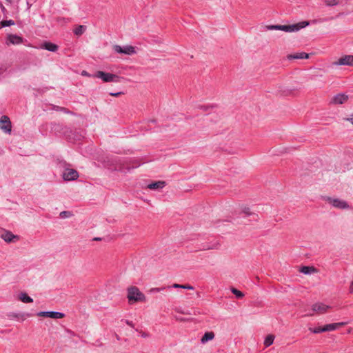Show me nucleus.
I'll list each match as a JSON object with an SVG mask.
<instances>
[{
	"label": "nucleus",
	"instance_id": "f257e3e1",
	"mask_svg": "<svg viewBox=\"0 0 353 353\" xmlns=\"http://www.w3.org/2000/svg\"><path fill=\"white\" fill-rule=\"evenodd\" d=\"M92 77L101 79L104 83H119L121 77L112 73L103 71H97L92 74Z\"/></svg>",
	"mask_w": 353,
	"mask_h": 353
},
{
	"label": "nucleus",
	"instance_id": "f03ea898",
	"mask_svg": "<svg viewBox=\"0 0 353 353\" xmlns=\"http://www.w3.org/2000/svg\"><path fill=\"white\" fill-rule=\"evenodd\" d=\"M128 299L130 303H133L137 301H144L145 296L138 288L132 286L128 289Z\"/></svg>",
	"mask_w": 353,
	"mask_h": 353
},
{
	"label": "nucleus",
	"instance_id": "7ed1b4c3",
	"mask_svg": "<svg viewBox=\"0 0 353 353\" xmlns=\"http://www.w3.org/2000/svg\"><path fill=\"white\" fill-rule=\"evenodd\" d=\"M309 21H303L292 25H282V31L286 32H298L300 30L309 26Z\"/></svg>",
	"mask_w": 353,
	"mask_h": 353
},
{
	"label": "nucleus",
	"instance_id": "20e7f679",
	"mask_svg": "<svg viewBox=\"0 0 353 353\" xmlns=\"http://www.w3.org/2000/svg\"><path fill=\"white\" fill-rule=\"evenodd\" d=\"M113 49L115 52L119 54H123L127 55H132L136 53L135 48L132 46H121L119 45H114Z\"/></svg>",
	"mask_w": 353,
	"mask_h": 353
},
{
	"label": "nucleus",
	"instance_id": "39448f33",
	"mask_svg": "<svg viewBox=\"0 0 353 353\" xmlns=\"http://www.w3.org/2000/svg\"><path fill=\"white\" fill-rule=\"evenodd\" d=\"M0 237L6 243H15L19 240L18 235L14 234L12 232L3 230L0 234Z\"/></svg>",
	"mask_w": 353,
	"mask_h": 353
},
{
	"label": "nucleus",
	"instance_id": "423d86ee",
	"mask_svg": "<svg viewBox=\"0 0 353 353\" xmlns=\"http://www.w3.org/2000/svg\"><path fill=\"white\" fill-rule=\"evenodd\" d=\"M325 201H327L330 204L332 205L334 208L339 209H347L349 208V205L345 201L332 198V197H326Z\"/></svg>",
	"mask_w": 353,
	"mask_h": 353
},
{
	"label": "nucleus",
	"instance_id": "0eeeda50",
	"mask_svg": "<svg viewBox=\"0 0 353 353\" xmlns=\"http://www.w3.org/2000/svg\"><path fill=\"white\" fill-rule=\"evenodd\" d=\"M36 315L37 316L50 318L52 319H60L65 316V314L55 311L39 312Z\"/></svg>",
	"mask_w": 353,
	"mask_h": 353
},
{
	"label": "nucleus",
	"instance_id": "6e6552de",
	"mask_svg": "<svg viewBox=\"0 0 353 353\" xmlns=\"http://www.w3.org/2000/svg\"><path fill=\"white\" fill-rule=\"evenodd\" d=\"M62 176L64 181H74L79 177V173L74 169L65 168L62 173Z\"/></svg>",
	"mask_w": 353,
	"mask_h": 353
},
{
	"label": "nucleus",
	"instance_id": "1a4fd4ad",
	"mask_svg": "<svg viewBox=\"0 0 353 353\" xmlns=\"http://www.w3.org/2000/svg\"><path fill=\"white\" fill-rule=\"evenodd\" d=\"M0 129L6 134H10L12 125L8 117L3 115L0 118Z\"/></svg>",
	"mask_w": 353,
	"mask_h": 353
},
{
	"label": "nucleus",
	"instance_id": "9d476101",
	"mask_svg": "<svg viewBox=\"0 0 353 353\" xmlns=\"http://www.w3.org/2000/svg\"><path fill=\"white\" fill-rule=\"evenodd\" d=\"M334 65H348L353 66V55H345L335 61L332 63Z\"/></svg>",
	"mask_w": 353,
	"mask_h": 353
},
{
	"label": "nucleus",
	"instance_id": "9b49d317",
	"mask_svg": "<svg viewBox=\"0 0 353 353\" xmlns=\"http://www.w3.org/2000/svg\"><path fill=\"white\" fill-rule=\"evenodd\" d=\"M330 307L323 303H316L312 305V310L319 314H325L327 312Z\"/></svg>",
	"mask_w": 353,
	"mask_h": 353
},
{
	"label": "nucleus",
	"instance_id": "f8f14e48",
	"mask_svg": "<svg viewBox=\"0 0 353 353\" xmlns=\"http://www.w3.org/2000/svg\"><path fill=\"white\" fill-rule=\"evenodd\" d=\"M348 100V96L343 93L336 94L331 99L330 103L334 105H341L345 103Z\"/></svg>",
	"mask_w": 353,
	"mask_h": 353
},
{
	"label": "nucleus",
	"instance_id": "ddd939ff",
	"mask_svg": "<svg viewBox=\"0 0 353 353\" xmlns=\"http://www.w3.org/2000/svg\"><path fill=\"white\" fill-rule=\"evenodd\" d=\"M23 42V39L16 34H9L8 36V44L11 43L18 45Z\"/></svg>",
	"mask_w": 353,
	"mask_h": 353
},
{
	"label": "nucleus",
	"instance_id": "4468645a",
	"mask_svg": "<svg viewBox=\"0 0 353 353\" xmlns=\"http://www.w3.org/2000/svg\"><path fill=\"white\" fill-rule=\"evenodd\" d=\"M345 324V323H343V322L327 324L323 327V330H324L325 332H330V331L335 330L337 328H339V327L344 325Z\"/></svg>",
	"mask_w": 353,
	"mask_h": 353
},
{
	"label": "nucleus",
	"instance_id": "2eb2a0df",
	"mask_svg": "<svg viewBox=\"0 0 353 353\" xmlns=\"http://www.w3.org/2000/svg\"><path fill=\"white\" fill-rule=\"evenodd\" d=\"M288 59H308L309 58V54L307 53H305V52H297V53H295V54H289L288 55Z\"/></svg>",
	"mask_w": 353,
	"mask_h": 353
},
{
	"label": "nucleus",
	"instance_id": "dca6fc26",
	"mask_svg": "<svg viewBox=\"0 0 353 353\" xmlns=\"http://www.w3.org/2000/svg\"><path fill=\"white\" fill-rule=\"evenodd\" d=\"M165 186V182L163 181H159L152 183L148 185V188L150 190H159L162 189Z\"/></svg>",
	"mask_w": 353,
	"mask_h": 353
},
{
	"label": "nucleus",
	"instance_id": "f3484780",
	"mask_svg": "<svg viewBox=\"0 0 353 353\" xmlns=\"http://www.w3.org/2000/svg\"><path fill=\"white\" fill-rule=\"evenodd\" d=\"M41 48L50 52H56L58 50V46L50 42H45Z\"/></svg>",
	"mask_w": 353,
	"mask_h": 353
},
{
	"label": "nucleus",
	"instance_id": "a211bd4d",
	"mask_svg": "<svg viewBox=\"0 0 353 353\" xmlns=\"http://www.w3.org/2000/svg\"><path fill=\"white\" fill-rule=\"evenodd\" d=\"M19 300L25 303H32L33 299L26 292H21L18 296Z\"/></svg>",
	"mask_w": 353,
	"mask_h": 353
},
{
	"label": "nucleus",
	"instance_id": "6ab92c4d",
	"mask_svg": "<svg viewBox=\"0 0 353 353\" xmlns=\"http://www.w3.org/2000/svg\"><path fill=\"white\" fill-rule=\"evenodd\" d=\"M300 272L304 274H310L316 272V269L313 266H302Z\"/></svg>",
	"mask_w": 353,
	"mask_h": 353
},
{
	"label": "nucleus",
	"instance_id": "aec40b11",
	"mask_svg": "<svg viewBox=\"0 0 353 353\" xmlns=\"http://www.w3.org/2000/svg\"><path fill=\"white\" fill-rule=\"evenodd\" d=\"M214 338V334L212 332H207L204 334L201 339L202 343H205L209 341L212 340Z\"/></svg>",
	"mask_w": 353,
	"mask_h": 353
},
{
	"label": "nucleus",
	"instance_id": "412c9836",
	"mask_svg": "<svg viewBox=\"0 0 353 353\" xmlns=\"http://www.w3.org/2000/svg\"><path fill=\"white\" fill-rule=\"evenodd\" d=\"M241 213L243 214L245 216L256 215L247 205H243L241 207Z\"/></svg>",
	"mask_w": 353,
	"mask_h": 353
},
{
	"label": "nucleus",
	"instance_id": "4be33fe9",
	"mask_svg": "<svg viewBox=\"0 0 353 353\" xmlns=\"http://www.w3.org/2000/svg\"><path fill=\"white\" fill-rule=\"evenodd\" d=\"M274 340V335H272V334L268 335L264 340V345L265 347L270 346L273 343Z\"/></svg>",
	"mask_w": 353,
	"mask_h": 353
},
{
	"label": "nucleus",
	"instance_id": "5701e85b",
	"mask_svg": "<svg viewBox=\"0 0 353 353\" xmlns=\"http://www.w3.org/2000/svg\"><path fill=\"white\" fill-rule=\"evenodd\" d=\"M86 28L85 26H79L74 30V33L77 36H80L86 30Z\"/></svg>",
	"mask_w": 353,
	"mask_h": 353
},
{
	"label": "nucleus",
	"instance_id": "b1692460",
	"mask_svg": "<svg viewBox=\"0 0 353 353\" xmlns=\"http://www.w3.org/2000/svg\"><path fill=\"white\" fill-rule=\"evenodd\" d=\"M30 316V314H12V317L20 319L21 321H25Z\"/></svg>",
	"mask_w": 353,
	"mask_h": 353
},
{
	"label": "nucleus",
	"instance_id": "393cba45",
	"mask_svg": "<svg viewBox=\"0 0 353 353\" xmlns=\"http://www.w3.org/2000/svg\"><path fill=\"white\" fill-rule=\"evenodd\" d=\"M174 288H181V289H185V290H194V287L190 285H180L174 283L172 286Z\"/></svg>",
	"mask_w": 353,
	"mask_h": 353
},
{
	"label": "nucleus",
	"instance_id": "a878e982",
	"mask_svg": "<svg viewBox=\"0 0 353 353\" xmlns=\"http://www.w3.org/2000/svg\"><path fill=\"white\" fill-rule=\"evenodd\" d=\"M265 29L268 30H282V25L266 26Z\"/></svg>",
	"mask_w": 353,
	"mask_h": 353
},
{
	"label": "nucleus",
	"instance_id": "bb28decb",
	"mask_svg": "<svg viewBox=\"0 0 353 353\" xmlns=\"http://www.w3.org/2000/svg\"><path fill=\"white\" fill-rule=\"evenodd\" d=\"M327 6H334L339 3V0H323Z\"/></svg>",
	"mask_w": 353,
	"mask_h": 353
},
{
	"label": "nucleus",
	"instance_id": "cd10ccee",
	"mask_svg": "<svg viewBox=\"0 0 353 353\" xmlns=\"http://www.w3.org/2000/svg\"><path fill=\"white\" fill-rule=\"evenodd\" d=\"M231 292L237 297V298H242L244 296V294L239 291V290L234 288H232L231 289Z\"/></svg>",
	"mask_w": 353,
	"mask_h": 353
},
{
	"label": "nucleus",
	"instance_id": "c85d7f7f",
	"mask_svg": "<svg viewBox=\"0 0 353 353\" xmlns=\"http://www.w3.org/2000/svg\"><path fill=\"white\" fill-rule=\"evenodd\" d=\"M14 21L12 20H5V21H2L0 23V28H3V27H6V26H12V25H14Z\"/></svg>",
	"mask_w": 353,
	"mask_h": 353
},
{
	"label": "nucleus",
	"instance_id": "c756f323",
	"mask_svg": "<svg viewBox=\"0 0 353 353\" xmlns=\"http://www.w3.org/2000/svg\"><path fill=\"white\" fill-rule=\"evenodd\" d=\"M309 330L314 334H318L320 332H324L325 330H323V327H316V328H309Z\"/></svg>",
	"mask_w": 353,
	"mask_h": 353
},
{
	"label": "nucleus",
	"instance_id": "7c9ffc66",
	"mask_svg": "<svg viewBox=\"0 0 353 353\" xmlns=\"http://www.w3.org/2000/svg\"><path fill=\"white\" fill-rule=\"evenodd\" d=\"M165 289V288H152L150 290V292H159L161 290H163Z\"/></svg>",
	"mask_w": 353,
	"mask_h": 353
},
{
	"label": "nucleus",
	"instance_id": "2f4dec72",
	"mask_svg": "<svg viewBox=\"0 0 353 353\" xmlns=\"http://www.w3.org/2000/svg\"><path fill=\"white\" fill-rule=\"evenodd\" d=\"M70 214L69 212H67V211H63V212H61L60 213V216L62 217V218H66V217H68V214Z\"/></svg>",
	"mask_w": 353,
	"mask_h": 353
},
{
	"label": "nucleus",
	"instance_id": "473e14b6",
	"mask_svg": "<svg viewBox=\"0 0 353 353\" xmlns=\"http://www.w3.org/2000/svg\"><path fill=\"white\" fill-rule=\"evenodd\" d=\"M121 94H123V92H110V95L113 96V97H119Z\"/></svg>",
	"mask_w": 353,
	"mask_h": 353
},
{
	"label": "nucleus",
	"instance_id": "72a5a7b5",
	"mask_svg": "<svg viewBox=\"0 0 353 353\" xmlns=\"http://www.w3.org/2000/svg\"><path fill=\"white\" fill-rule=\"evenodd\" d=\"M350 292L351 293H352V292H353V281L351 283V285H350Z\"/></svg>",
	"mask_w": 353,
	"mask_h": 353
},
{
	"label": "nucleus",
	"instance_id": "f704fd0d",
	"mask_svg": "<svg viewBox=\"0 0 353 353\" xmlns=\"http://www.w3.org/2000/svg\"><path fill=\"white\" fill-rule=\"evenodd\" d=\"M6 70V68L5 67H1L0 68V74L3 72L5 70Z\"/></svg>",
	"mask_w": 353,
	"mask_h": 353
},
{
	"label": "nucleus",
	"instance_id": "c9c22d12",
	"mask_svg": "<svg viewBox=\"0 0 353 353\" xmlns=\"http://www.w3.org/2000/svg\"><path fill=\"white\" fill-rule=\"evenodd\" d=\"M126 323L131 327L134 326L133 323L128 320L126 321Z\"/></svg>",
	"mask_w": 353,
	"mask_h": 353
},
{
	"label": "nucleus",
	"instance_id": "e433bc0d",
	"mask_svg": "<svg viewBox=\"0 0 353 353\" xmlns=\"http://www.w3.org/2000/svg\"><path fill=\"white\" fill-rule=\"evenodd\" d=\"M347 120L350 121L353 125V114L351 116L350 118L347 119Z\"/></svg>",
	"mask_w": 353,
	"mask_h": 353
},
{
	"label": "nucleus",
	"instance_id": "4c0bfd02",
	"mask_svg": "<svg viewBox=\"0 0 353 353\" xmlns=\"http://www.w3.org/2000/svg\"><path fill=\"white\" fill-rule=\"evenodd\" d=\"M92 240H93V241H101V238H99V237H95V238H94Z\"/></svg>",
	"mask_w": 353,
	"mask_h": 353
},
{
	"label": "nucleus",
	"instance_id": "58836bf2",
	"mask_svg": "<svg viewBox=\"0 0 353 353\" xmlns=\"http://www.w3.org/2000/svg\"><path fill=\"white\" fill-rule=\"evenodd\" d=\"M1 8L3 12L6 10L5 7L2 4H1Z\"/></svg>",
	"mask_w": 353,
	"mask_h": 353
},
{
	"label": "nucleus",
	"instance_id": "ea45409f",
	"mask_svg": "<svg viewBox=\"0 0 353 353\" xmlns=\"http://www.w3.org/2000/svg\"><path fill=\"white\" fill-rule=\"evenodd\" d=\"M82 74H83V75H87V72H86L85 71H83V72H82Z\"/></svg>",
	"mask_w": 353,
	"mask_h": 353
},
{
	"label": "nucleus",
	"instance_id": "a19ab883",
	"mask_svg": "<svg viewBox=\"0 0 353 353\" xmlns=\"http://www.w3.org/2000/svg\"><path fill=\"white\" fill-rule=\"evenodd\" d=\"M312 315H313V314H312H312H306V316H312Z\"/></svg>",
	"mask_w": 353,
	"mask_h": 353
}]
</instances>
